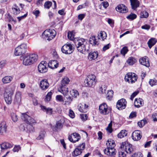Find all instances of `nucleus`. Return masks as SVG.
Instances as JSON below:
<instances>
[{"mask_svg":"<svg viewBox=\"0 0 157 157\" xmlns=\"http://www.w3.org/2000/svg\"><path fill=\"white\" fill-rule=\"evenodd\" d=\"M21 118L28 125L27 126L26 128H24V125H21L20 126L21 130L25 131L27 132H33L34 128L32 125L36 123L35 121L25 113H22Z\"/></svg>","mask_w":157,"mask_h":157,"instance_id":"obj_1","label":"nucleus"},{"mask_svg":"<svg viewBox=\"0 0 157 157\" xmlns=\"http://www.w3.org/2000/svg\"><path fill=\"white\" fill-rule=\"evenodd\" d=\"M20 59L23 60V63L24 65H30L35 62L38 59L37 55L33 54H27L20 57Z\"/></svg>","mask_w":157,"mask_h":157,"instance_id":"obj_2","label":"nucleus"},{"mask_svg":"<svg viewBox=\"0 0 157 157\" xmlns=\"http://www.w3.org/2000/svg\"><path fill=\"white\" fill-rule=\"evenodd\" d=\"M77 42V44L76 45L78 50L82 53L85 54L89 49L86 40L81 38Z\"/></svg>","mask_w":157,"mask_h":157,"instance_id":"obj_3","label":"nucleus"},{"mask_svg":"<svg viewBox=\"0 0 157 157\" xmlns=\"http://www.w3.org/2000/svg\"><path fill=\"white\" fill-rule=\"evenodd\" d=\"M84 82L86 86L93 88L97 82L96 77L93 74L89 75L87 76Z\"/></svg>","mask_w":157,"mask_h":157,"instance_id":"obj_4","label":"nucleus"},{"mask_svg":"<svg viewBox=\"0 0 157 157\" xmlns=\"http://www.w3.org/2000/svg\"><path fill=\"white\" fill-rule=\"evenodd\" d=\"M27 45L26 44L23 43L16 48L15 50L14 54L16 56H20L26 52Z\"/></svg>","mask_w":157,"mask_h":157,"instance_id":"obj_5","label":"nucleus"},{"mask_svg":"<svg viewBox=\"0 0 157 157\" xmlns=\"http://www.w3.org/2000/svg\"><path fill=\"white\" fill-rule=\"evenodd\" d=\"M56 34V32L54 29H47L44 32L43 35L45 38L49 41L54 38Z\"/></svg>","mask_w":157,"mask_h":157,"instance_id":"obj_6","label":"nucleus"},{"mask_svg":"<svg viewBox=\"0 0 157 157\" xmlns=\"http://www.w3.org/2000/svg\"><path fill=\"white\" fill-rule=\"evenodd\" d=\"M99 113L105 115L108 114L111 111V109L105 103L100 105L99 107Z\"/></svg>","mask_w":157,"mask_h":157,"instance_id":"obj_7","label":"nucleus"},{"mask_svg":"<svg viewBox=\"0 0 157 157\" xmlns=\"http://www.w3.org/2000/svg\"><path fill=\"white\" fill-rule=\"evenodd\" d=\"M13 93V91L11 90H7L4 93V99L7 104L10 105L11 104Z\"/></svg>","mask_w":157,"mask_h":157,"instance_id":"obj_8","label":"nucleus"},{"mask_svg":"<svg viewBox=\"0 0 157 157\" xmlns=\"http://www.w3.org/2000/svg\"><path fill=\"white\" fill-rule=\"evenodd\" d=\"M137 77L136 75L134 73H128L125 77V80L128 82L132 83L136 81Z\"/></svg>","mask_w":157,"mask_h":157,"instance_id":"obj_9","label":"nucleus"},{"mask_svg":"<svg viewBox=\"0 0 157 157\" xmlns=\"http://www.w3.org/2000/svg\"><path fill=\"white\" fill-rule=\"evenodd\" d=\"M62 52L65 54H70L73 50L74 48L72 45L68 43L64 45L61 48Z\"/></svg>","mask_w":157,"mask_h":157,"instance_id":"obj_10","label":"nucleus"},{"mask_svg":"<svg viewBox=\"0 0 157 157\" xmlns=\"http://www.w3.org/2000/svg\"><path fill=\"white\" fill-rule=\"evenodd\" d=\"M47 63L44 61H41L38 66L39 71L41 73H44L48 70Z\"/></svg>","mask_w":157,"mask_h":157,"instance_id":"obj_11","label":"nucleus"},{"mask_svg":"<svg viewBox=\"0 0 157 157\" xmlns=\"http://www.w3.org/2000/svg\"><path fill=\"white\" fill-rule=\"evenodd\" d=\"M121 148L123 147L125 149L124 151L127 154H130L133 151L132 145L128 143H122L121 146Z\"/></svg>","mask_w":157,"mask_h":157,"instance_id":"obj_12","label":"nucleus"},{"mask_svg":"<svg viewBox=\"0 0 157 157\" xmlns=\"http://www.w3.org/2000/svg\"><path fill=\"white\" fill-rule=\"evenodd\" d=\"M127 102L124 99L119 100L117 103L116 107L119 110L124 109L126 107Z\"/></svg>","mask_w":157,"mask_h":157,"instance_id":"obj_13","label":"nucleus"},{"mask_svg":"<svg viewBox=\"0 0 157 157\" xmlns=\"http://www.w3.org/2000/svg\"><path fill=\"white\" fill-rule=\"evenodd\" d=\"M80 135L77 133H73L68 136V139L70 141L73 143L78 141L80 139Z\"/></svg>","mask_w":157,"mask_h":157,"instance_id":"obj_14","label":"nucleus"},{"mask_svg":"<svg viewBox=\"0 0 157 157\" xmlns=\"http://www.w3.org/2000/svg\"><path fill=\"white\" fill-rule=\"evenodd\" d=\"M142 136L141 132L139 130L135 131L132 134V137L133 140L135 141L139 140Z\"/></svg>","mask_w":157,"mask_h":157,"instance_id":"obj_15","label":"nucleus"},{"mask_svg":"<svg viewBox=\"0 0 157 157\" xmlns=\"http://www.w3.org/2000/svg\"><path fill=\"white\" fill-rule=\"evenodd\" d=\"M49 86V84L47 80L44 79L40 82V86L42 90H45L48 88Z\"/></svg>","mask_w":157,"mask_h":157,"instance_id":"obj_16","label":"nucleus"},{"mask_svg":"<svg viewBox=\"0 0 157 157\" xmlns=\"http://www.w3.org/2000/svg\"><path fill=\"white\" fill-rule=\"evenodd\" d=\"M116 10L120 13H125L128 11L127 7L123 4L118 5L116 8Z\"/></svg>","mask_w":157,"mask_h":157,"instance_id":"obj_17","label":"nucleus"},{"mask_svg":"<svg viewBox=\"0 0 157 157\" xmlns=\"http://www.w3.org/2000/svg\"><path fill=\"white\" fill-rule=\"evenodd\" d=\"M104 152L105 154L108 155H113L116 154L115 149L113 147H108L105 149Z\"/></svg>","mask_w":157,"mask_h":157,"instance_id":"obj_18","label":"nucleus"},{"mask_svg":"<svg viewBox=\"0 0 157 157\" xmlns=\"http://www.w3.org/2000/svg\"><path fill=\"white\" fill-rule=\"evenodd\" d=\"M139 62L141 64L147 67H149L150 66L149 60L147 56H145L140 58L139 59Z\"/></svg>","mask_w":157,"mask_h":157,"instance_id":"obj_19","label":"nucleus"},{"mask_svg":"<svg viewBox=\"0 0 157 157\" xmlns=\"http://www.w3.org/2000/svg\"><path fill=\"white\" fill-rule=\"evenodd\" d=\"M88 107V105L85 104H79L78 105V109L81 112L85 113L87 111Z\"/></svg>","mask_w":157,"mask_h":157,"instance_id":"obj_20","label":"nucleus"},{"mask_svg":"<svg viewBox=\"0 0 157 157\" xmlns=\"http://www.w3.org/2000/svg\"><path fill=\"white\" fill-rule=\"evenodd\" d=\"M58 65V62L56 60H52L50 61L48 64V66L49 67L54 69L57 68Z\"/></svg>","mask_w":157,"mask_h":157,"instance_id":"obj_21","label":"nucleus"},{"mask_svg":"<svg viewBox=\"0 0 157 157\" xmlns=\"http://www.w3.org/2000/svg\"><path fill=\"white\" fill-rule=\"evenodd\" d=\"M99 38H96L95 36H92L90 38L89 42L90 44L92 45H98L99 44Z\"/></svg>","mask_w":157,"mask_h":157,"instance_id":"obj_22","label":"nucleus"},{"mask_svg":"<svg viewBox=\"0 0 157 157\" xmlns=\"http://www.w3.org/2000/svg\"><path fill=\"white\" fill-rule=\"evenodd\" d=\"M144 104V101L142 98H136L134 101V105L137 108L140 107L142 106Z\"/></svg>","mask_w":157,"mask_h":157,"instance_id":"obj_23","label":"nucleus"},{"mask_svg":"<svg viewBox=\"0 0 157 157\" xmlns=\"http://www.w3.org/2000/svg\"><path fill=\"white\" fill-rule=\"evenodd\" d=\"M7 127L6 122L3 121L0 124V133L3 134L5 133L6 131Z\"/></svg>","mask_w":157,"mask_h":157,"instance_id":"obj_24","label":"nucleus"},{"mask_svg":"<svg viewBox=\"0 0 157 157\" xmlns=\"http://www.w3.org/2000/svg\"><path fill=\"white\" fill-rule=\"evenodd\" d=\"M132 9L135 10L139 6L140 3L138 0H130Z\"/></svg>","mask_w":157,"mask_h":157,"instance_id":"obj_25","label":"nucleus"},{"mask_svg":"<svg viewBox=\"0 0 157 157\" xmlns=\"http://www.w3.org/2000/svg\"><path fill=\"white\" fill-rule=\"evenodd\" d=\"M64 96L65 97L64 100L65 102L64 105H70L73 100V98L68 94Z\"/></svg>","mask_w":157,"mask_h":157,"instance_id":"obj_26","label":"nucleus"},{"mask_svg":"<svg viewBox=\"0 0 157 157\" xmlns=\"http://www.w3.org/2000/svg\"><path fill=\"white\" fill-rule=\"evenodd\" d=\"M98 53L97 52H91L89 54L88 59L90 60H95L98 57Z\"/></svg>","mask_w":157,"mask_h":157,"instance_id":"obj_27","label":"nucleus"},{"mask_svg":"<svg viewBox=\"0 0 157 157\" xmlns=\"http://www.w3.org/2000/svg\"><path fill=\"white\" fill-rule=\"evenodd\" d=\"M21 100V93L19 91L16 93L14 101L16 103L18 104L20 103Z\"/></svg>","mask_w":157,"mask_h":157,"instance_id":"obj_28","label":"nucleus"},{"mask_svg":"<svg viewBox=\"0 0 157 157\" xmlns=\"http://www.w3.org/2000/svg\"><path fill=\"white\" fill-rule=\"evenodd\" d=\"M40 107L41 109L44 112H46L47 114L51 115L52 113V109L50 108H47L46 106L42 105H40Z\"/></svg>","mask_w":157,"mask_h":157,"instance_id":"obj_29","label":"nucleus"},{"mask_svg":"<svg viewBox=\"0 0 157 157\" xmlns=\"http://www.w3.org/2000/svg\"><path fill=\"white\" fill-rule=\"evenodd\" d=\"M59 91L63 94L64 95L69 94L68 88L65 86H61L60 88L58 89Z\"/></svg>","mask_w":157,"mask_h":157,"instance_id":"obj_30","label":"nucleus"},{"mask_svg":"<svg viewBox=\"0 0 157 157\" xmlns=\"http://www.w3.org/2000/svg\"><path fill=\"white\" fill-rule=\"evenodd\" d=\"M0 146L1 149L2 150L11 147L13 146V145L8 143L4 142L1 144Z\"/></svg>","mask_w":157,"mask_h":157,"instance_id":"obj_31","label":"nucleus"},{"mask_svg":"<svg viewBox=\"0 0 157 157\" xmlns=\"http://www.w3.org/2000/svg\"><path fill=\"white\" fill-rule=\"evenodd\" d=\"M12 79V77L11 76H6L2 78V81L4 83H7L10 82Z\"/></svg>","mask_w":157,"mask_h":157,"instance_id":"obj_32","label":"nucleus"},{"mask_svg":"<svg viewBox=\"0 0 157 157\" xmlns=\"http://www.w3.org/2000/svg\"><path fill=\"white\" fill-rule=\"evenodd\" d=\"M62 123L61 121H59L56 123V125L52 127V129L53 130H57V129H61L62 127Z\"/></svg>","mask_w":157,"mask_h":157,"instance_id":"obj_33","label":"nucleus"},{"mask_svg":"<svg viewBox=\"0 0 157 157\" xmlns=\"http://www.w3.org/2000/svg\"><path fill=\"white\" fill-rule=\"evenodd\" d=\"M156 42V40L154 38H151L148 41L147 44L149 47L151 48V47L154 45Z\"/></svg>","mask_w":157,"mask_h":157,"instance_id":"obj_34","label":"nucleus"},{"mask_svg":"<svg viewBox=\"0 0 157 157\" xmlns=\"http://www.w3.org/2000/svg\"><path fill=\"white\" fill-rule=\"evenodd\" d=\"M136 59L133 57H129L127 60V63L129 65H132L136 62Z\"/></svg>","mask_w":157,"mask_h":157,"instance_id":"obj_35","label":"nucleus"},{"mask_svg":"<svg viewBox=\"0 0 157 157\" xmlns=\"http://www.w3.org/2000/svg\"><path fill=\"white\" fill-rule=\"evenodd\" d=\"M82 152V151L78 149V148L76 147L72 153V155L74 157L76 156L80 155Z\"/></svg>","mask_w":157,"mask_h":157,"instance_id":"obj_36","label":"nucleus"},{"mask_svg":"<svg viewBox=\"0 0 157 157\" xmlns=\"http://www.w3.org/2000/svg\"><path fill=\"white\" fill-rule=\"evenodd\" d=\"M70 94L72 98H76L79 95V93L76 90H71L70 91Z\"/></svg>","mask_w":157,"mask_h":157,"instance_id":"obj_37","label":"nucleus"},{"mask_svg":"<svg viewBox=\"0 0 157 157\" xmlns=\"http://www.w3.org/2000/svg\"><path fill=\"white\" fill-rule=\"evenodd\" d=\"M127 134V132L126 130H122L118 134L117 136L118 138H121L126 136Z\"/></svg>","mask_w":157,"mask_h":157,"instance_id":"obj_38","label":"nucleus"},{"mask_svg":"<svg viewBox=\"0 0 157 157\" xmlns=\"http://www.w3.org/2000/svg\"><path fill=\"white\" fill-rule=\"evenodd\" d=\"M70 82L69 78L67 77H64L61 82V86H65L66 85L68 84Z\"/></svg>","mask_w":157,"mask_h":157,"instance_id":"obj_39","label":"nucleus"},{"mask_svg":"<svg viewBox=\"0 0 157 157\" xmlns=\"http://www.w3.org/2000/svg\"><path fill=\"white\" fill-rule=\"evenodd\" d=\"M67 37L70 40L74 41L75 38V35L73 32H68Z\"/></svg>","mask_w":157,"mask_h":157,"instance_id":"obj_40","label":"nucleus"},{"mask_svg":"<svg viewBox=\"0 0 157 157\" xmlns=\"http://www.w3.org/2000/svg\"><path fill=\"white\" fill-rule=\"evenodd\" d=\"M106 144L107 146H109L110 147H113V148H114L115 146L114 141L113 140H108L107 141Z\"/></svg>","mask_w":157,"mask_h":157,"instance_id":"obj_41","label":"nucleus"},{"mask_svg":"<svg viewBox=\"0 0 157 157\" xmlns=\"http://www.w3.org/2000/svg\"><path fill=\"white\" fill-rule=\"evenodd\" d=\"M118 153V157H126V153H127L121 148Z\"/></svg>","mask_w":157,"mask_h":157,"instance_id":"obj_42","label":"nucleus"},{"mask_svg":"<svg viewBox=\"0 0 157 157\" xmlns=\"http://www.w3.org/2000/svg\"><path fill=\"white\" fill-rule=\"evenodd\" d=\"M10 116L13 122H16L18 120V117L15 113L13 112L11 113L10 114Z\"/></svg>","mask_w":157,"mask_h":157,"instance_id":"obj_43","label":"nucleus"},{"mask_svg":"<svg viewBox=\"0 0 157 157\" xmlns=\"http://www.w3.org/2000/svg\"><path fill=\"white\" fill-rule=\"evenodd\" d=\"M149 16V14L146 11H144L141 12L140 14L141 18H147Z\"/></svg>","mask_w":157,"mask_h":157,"instance_id":"obj_44","label":"nucleus"},{"mask_svg":"<svg viewBox=\"0 0 157 157\" xmlns=\"http://www.w3.org/2000/svg\"><path fill=\"white\" fill-rule=\"evenodd\" d=\"M113 91L112 90H109L107 94V98L109 100H111L113 97Z\"/></svg>","mask_w":157,"mask_h":157,"instance_id":"obj_45","label":"nucleus"},{"mask_svg":"<svg viewBox=\"0 0 157 157\" xmlns=\"http://www.w3.org/2000/svg\"><path fill=\"white\" fill-rule=\"evenodd\" d=\"M46 132L44 131H41L40 132L39 136L37 137V139L38 140L43 139Z\"/></svg>","mask_w":157,"mask_h":157,"instance_id":"obj_46","label":"nucleus"},{"mask_svg":"<svg viewBox=\"0 0 157 157\" xmlns=\"http://www.w3.org/2000/svg\"><path fill=\"white\" fill-rule=\"evenodd\" d=\"M136 17L137 16L136 14L131 13L129 15L127 16V18L128 19L132 20L135 19Z\"/></svg>","mask_w":157,"mask_h":157,"instance_id":"obj_47","label":"nucleus"},{"mask_svg":"<svg viewBox=\"0 0 157 157\" xmlns=\"http://www.w3.org/2000/svg\"><path fill=\"white\" fill-rule=\"evenodd\" d=\"M146 123V120L143 119L138 122V124L140 127H142Z\"/></svg>","mask_w":157,"mask_h":157,"instance_id":"obj_48","label":"nucleus"},{"mask_svg":"<svg viewBox=\"0 0 157 157\" xmlns=\"http://www.w3.org/2000/svg\"><path fill=\"white\" fill-rule=\"evenodd\" d=\"M128 51V49L127 47H123L121 51V53L124 56L127 53Z\"/></svg>","mask_w":157,"mask_h":157,"instance_id":"obj_49","label":"nucleus"},{"mask_svg":"<svg viewBox=\"0 0 157 157\" xmlns=\"http://www.w3.org/2000/svg\"><path fill=\"white\" fill-rule=\"evenodd\" d=\"M14 6L15 7L13 8L12 9L14 14L16 15L19 13L20 10L19 8L16 6V5Z\"/></svg>","mask_w":157,"mask_h":157,"instance_id":"obj_50","label":"nucleus"},{"mask_svg":"<svg viewBox=\"0 0 157 157\" xmlns=\"http://www.w3.org/2000/svg\"><path fill=\"white\" fill-rule=\"evenodd\" d=\"M52 94V92H48L46 96L45 100L47 101H49L51 98Z\"/></svg>","mask_w":157,"mask_h":157,"instance_id":"obj_51","label":"nucleus"},{"mask_svg":"<svg viewBox=\"0 0 157 157\" xmlns=\"http://www.w3.org/2000/svg\"><path fill=\"white\" fill-rule=\"evenodd\" d=\"M52 5V2L50 1L46 2L44 4L45 8L49 9Z\"/></svg>","mask_w":157,"mask_h":157,"instance_id":"obj_52","label":"nucleus"},{"mask_svg":"<svg viewBox=\"0 0 157 157\" xmlns=\"http://www.w3.org/2000/svg\"><path fill=\"white\" fill-rule=\"evenodd\" d=\"M112 121H111L109 124L106 130L110 133L112 132L113 129L112 128Z\"/></svg>","mask_w":157,"mask_h":157,"instance_id":"obj_53","label":"nucleus"},{"mask_svg":"<svg viewBox=\"0 0 157 157\" xmlns=\"http://www.w3.org/2000/svg\"><path fill=\"white\" fill-rule=\"evenodd\" d=\"M156 80L155 79H150L149 82L150 85L151 86L155 85L156 84Z\"/></svg>","mask_w":157,"mask_h":157,"instance_id":"obj_54","label":"nucleus"},{"mask_svg":"<svg viewBox=\"0 0 157 157\" xmlns=\"http://www.w3.org/2000/svg\"><path fill=\"white\" fill-rule=\"evenodd\" d=\"M85 147V144L84 143H83L82 144H79L77 147L78 148V149H79L81 151L83 150Z\"/></svg>","mask_w":157,"mask_h":157,"instance_id":"obj_55","label":"nucleus"},{"mask_svg":"<svg viewBox=\"0 0 157 157\" xmlns=\"http://www.w3.org/2000/svg\"><path fill=\"white\" fill-rule=\"evenodd\" d=\"M6 61L5 60H3L0 62V68H3L6 65Z\"/></svg>","mask_w":157,"mask_h":157,"instance_id":"obj_56","label":"nucleus"},{"mask_svg":"<svg viewBox=\"0 0 157 157\" xmlns=\"http://www.w3.org/2000/svg\"><path fill=\"white\" fill-rule=\"evenodd\" d=\"M56 100L59 102H62L64 101L63 97L61 95H57L56 97Z\"/></svg>","mask_w":157,"mask_h":157,"instance_id":"obj_57","label":"nucleus"},{"mask_svg":"<svg viewBox=\"0 0 157 157\" xmlns=\"http://www.w3.org/2000/svg\"><path fill=\"white\" fill-rule=\"evenodd\" d=\"M100 36L102 40H104L106 38V35L105 32H101L100 33Z\"/></svg>","mask_w":157,"mask_h":157,"instance_id":"obj_58","label":"nucleus"},{"mask_svg":"<svg viewBox=\"0 0 157 157\" xmlns=\"http://www.w3.org/2000/svg\"><path fill=\"white\" fill-rule=\"evenodd\" d=\"M21 147L19 145H15L13 150L14 152H17L21 149Z\"/></svg>","mask_w":157,"mask_h":157,"instance_id":"obj_59","label":"nucleus"},{"mask_svg":"<svg viewBox=\"0 0 157 157\" xmlns=\"http://www.w3.org/2000/svg\"><path fill=\"white\" fill-rule=\"evenodd\" d=\"M69 116L71 118H74L75 115L73 111L71 109L69 110Z\"/></svg>","mask_w":157,"mask_h":157,"instance_id":"obj_60","label":"nucleus"},{"mask_svg":"<svg viewBox=\"0 0 157 157\" xmlns=\"http://www.w3.org/2000/svg\"><path fill=\"white\" fill-rule=\"evenodd\" d=\"M139 91H136L132 93L130 99L132 100L133 98L139 93Z\"/></svg>","mask_w":157,"mask_h":157,"instance_id":"obj_61","label":"nucleus"},{"mask_svg":"<svg viewBox=\"0 0 157 157\" xmlns=\"http://www.w3.org/2000/svg\"><path fill=\"white\" fill-rule=\"evenodd\" d=\"M136 112H132L130 114L129 117L130 118H133L136 117Z\"/></svg>","mask_w":157,"mask_h":157,"instance_id":"obj_62","label":"nucleus"},{"mask_svg":"<svg viewBox=\"0 0 157 157\" xmlns=\"http://www.w3.org/2000/svg\"><path fill=\"white\" fill-rule=\"evenodd\" d=\"M85 14H80L78 15V19L80 20H82L85 17Z\"/></svg>","mask_w":157,"mask_h":157,"instance_id":"obj_63","label":"nucleus"},{"mask_svg":"<svg viewBox=\"0 0 157 157\" xmlns=\"http://www.w3.org/2000/svg\"><path fill=\"white\" fill-rule=\"evenodd\" d=\"M102 4L104 7L105 8H106L109 6V3L107 1L103 2L102 3Z\"/></svg>","mask_w":157,"mask_h":157,"instance_id":"obj_64","label":"nucleus"}]
</instances>
